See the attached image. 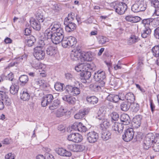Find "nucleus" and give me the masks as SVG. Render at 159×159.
I'll return each mask as SVG.
<instances>
[{"label":"nucleus","instance_id":"nucleus-1","mask_svg":"<svg viewBox=\"0 0 159 159\" xmlns=\"http://www.w3.org/2000/svg\"><path fill=\"white\" fill-rule=\"evenodd\" d=\"M77 43L76 38L70 36L63 38L61 43L62 47L64 48L72 47Z\"/></svg>","mask_w":159,"mask_h":159},{"label":"nucleus","instance_id":"nucleus-2","mask_svg":"<svg viewBox=\"0 0 159 159\" xmlns=\"http://www.w3.org/2000/svg\"><path fill=\"white\" fill-rule=\"evenodd\" d=\"M113 8L116 12L120 15L124 13L127 9V6L125 3L123 2H119L115 4L113 6Z\"/></svg>","mask_w":159,"mask_h":159},{"label":"nucleus","instance_id":"nucleus-3","mask_svg":"<svg viewBox=\"0 0 159 159\" xmlns=\"http://www.w3.org/2000/svg\"><path fill=\"white\" fill-rule=\"evenodd\" d=\"M33 55L37 60H41L44 58L45 53L43 51V49L41 47H36L34 48Z\"/></svg>","mask_w":159,"mask_h":159},{"label":"nucleus","instance_id":"nucleus-4","mask_svg":"<svg viewBox=\"0 0 159 159\" xmlns=\"http://www.w3.org/2000/svg\"><path fill=\"white\" fill-rule=\"evenodd\" d=\"M53 99V95L51 94H48L44 95L41 99V105L45 107L49 104Z\"/></svg>","mask_w":159,"mask_h":159},{"label":"nucleus","instance_id":"nucleus-5","mask_svg":"<svg viewBox=\"0 0 159 159\" xmlns=\"http://www.w3.org/2000/svg\"><path fill=\"white\" fill-rule=\"evenodd\" d=\"M94 78L96 81L100 83L106 78L105 72L103 71L99 70L95 72L94 75Z\"/></svg>","mask_w":159,"mask_h":159},{"label":"nucleus","instance_id":"nucleus-6","mask_svg":"<svg viewBox=\"0 0 159 159\" xmlns=\"http://www.w3.org/2000/svg\"><path fill=\"white\" fill-rule=\"evenodd\" d=\"M72 129L77 130L81 132H84L86 130V127L81 122H75L71 126Z\"/></svg>","mask_w":159,"mask_h":159},{"label":"nucleus","instance_id":"nucleus-7","mask_svg":"<svg viewBox=\"0 0 159 159\" xmlns=\"http://www.w3.org/2000/svg\"><path fill=\"white\" fill-rule=\"evenodd\" d=\"M64 24L65 25L66 30L68 32L73 31L76 28V25L71 21H64Z\"/></svg>","mask_w":159,"mask_h":159},{"label":"nucleus","instance_id":"nucleus-8","mask_svg":"<svg viewBox=\"0 0 159 159\" xmlns=\"http://www.w3.org/2000/svg\"><path fill=\"white\" fill-rule=\"evenodd\" d=\"M92 56L90 52H83L81 53L80 61L84 62L85 61H90L92 60Z\"/></svg>","mask_w":159,"mask_h":159},{"label":"nucleus","instance_id":"nucleus-9","mask_svg":"<svg viewBox=\"0 0 159 159\" xmlns=\"http://www.w3.org/2000/svg\"><path fill=\"white\" fill-rule=\"evenodd\" d=\"M87 68L92 69V68H91V65L89 64L82 63L76 66L75 69L77 72L81 71L82 72L85 71Z\"/></svg>","mask_w":159,"mask_h":159},{"label":"nucleus","instance_id":"nucleus-10","mask_svg":"<svg viewBox=\"0 0 159 159\" xmlns=\"http://www.w3.org/2000/svg\"><path fill=\"white\" fill-rule=\"evenodd\" d=\"M134 135L133 130L132 129H128L122 134V139H133Z\"/></svg>","mask_w":159,"mask_h":159},{"label":"nucleus","instance_id":"nucleus-11","mask_svg":"<svg viewBox=\"0 0 159 159\" xmlns=\"http://www.w3.org/2000/svg\"><path fill=\"white\" fill-rule=\"evenodd\" d=\"M105 84L104 81H102L100 83H96L92 84L90 85V88L94 91H97L101 89V87H103Z\"/></svg>","mask_w":159,"mask_h":159},{"label":"nucleus","instance_id":"nucleus-12","mask_svg":"<svg viewBox=\"0 0 159 159\" xmlns=\"http://www.w3.org/2000/svg\"><path fill=\"white\" fill-rule=\"evenodd\" d=\"M120 119L121 122H122V124L125 125H128L130 122V119L129 116L127 114H122L120 117Z\"/></svg>","mask_w":159,"mask_h":159},{"label":"nucleus","instance_id":"nucleus-13","mask_svg":"<svg viewBox=\"0 0 159 159\" xmlns=\"http://www.w3.org/2000/svg\"><path fill=\"white\" fill-rule=\"evenodd\" d=\"M86 101L90 104L94 105L98 102V99L95 96H88L86 97Z\"/></svg>","mask_w":159,"mask_h":159},{"label":"nucleus","instance_id":"nucleus-14","mask_svg":"<svg viewBox=\"0 0 159 159\" xmlns=\"http://www.w3.org/2000/svg\"><path fill=\"white\" fill-rule=\"evenodd\" d=\"M81 53L79 51H76L72 53L70 55V58L73 61H80L81 58Z\"/></svg>","mask_w":159,"mask_h":159},{"label":"nucleus","instance_id":"nucleus-15","mask_svg":"<svg viewBox=\"0 0 159 159\" xmlns=\"http://www.w3.org/2000/svg\"><path fill=\"white\" fill-rule=\"evenodd\" d=\"M62 99L64 101H66L70 104H74L75 103V98L69 95H64Z\"/></svg>","mask_w":159,"mask_h":159},{"label":"nucleus","instance_id":"nucleus-16","mask_svg":"<svg viewBox=\"0 0 159 159\" xmlns=\"http://www.w3.org/2000/svg\"><path fill=\"white\" fill-rule=\"evenodd\" d=\"M140 18L139 16H134L131 15L127 16L125 17L126 21L131 23L137 22L140 20Z\"/></svg>","mask_w":159,"mask_h":159},{"label":"nucleus","instance_id":"nucleus-17","mask_svg":"<svg viewBox=\"0 0 159 159\" xmlns=\"http://www.w3.org/2000/svg\"><path fill=\"white\" fill-rule=\"evenodd\" d=\"M41 23V25L42 27L44 28L47 27L52 24L51 19L49 17L44 18L41 20L39 23Z\"/></svg>","mask_w":159,"mask_h":159},{"label":"nucleus","instance_id":"nucleus-18","mask_svg":"<svg viewBox=\"0 0 159 159\" xmlns=\"http://www.w3.org/2000/svg\"><path fill=\"white\" fill-rule=\"evenodd\" d=\"M60 102L59 100L56 99L54 100L49 107V109L51 110H53L59 107Z\"/></svg>","mask_w":159,"mask_h":159},{"label":"nucleus","instance_id":"nucleus-19","mask_svg":"<svg viewBox=\"0 0 159 159\" xmlns=\"http://www.w3.org/2000/svg\"><path fill=\"white\" fill-rule=\"evenodd\" d=\"M57 52V48L53 46L49 47L46 51L47 54L50 56H54Z\"/></svg>","mask_w":159,"mask_h":159},{"label":"nucleus","instance_id":"nucleus-20","mask_svg":"<svg viewBox=\"0 0 159 159\" xmlns=\"http://www.w3.org/2000/svg\"><path fill=\"white\" fill-rule=\"evenodd\" d=\"M31 26L35 30H39L41 29V23H39L38 21L33 20L30 22Z\"/></svg>","mask_w":159,"mask_h":159},{"label":"nucleus","instance_id":"nucleus-21","mask_svg":"<svg viewBox=\"0 0 159 159\" xmlns=\"http://www.w3.org/2000/svg\"><path fill=\"white\" fill-rule=\"evenodd\" d=\"M67 111L66 109H64L63 107H61L56 111L55 114L57 117H60L64 116Z\"/></svg>","mask_w":159,"mask_h":159},{"label":"nucleus","instance_id":"nucleus-22","mask_svg":"<svg viewBox=\"0 0 159 159\" xmlns=\"http://www.w3.org/2000/svg\"><path fill=\"white\" fill-rule=\"evenodd\" d=\"M81 76L83 77L84 80V81H82L83 82L85 83L86 82V80H88L90 77L91 74V72L89 71H86V70L83 72L81 73Z\"/></svg>","mask_w":159,"mask_h":159},{"label":"nucleus","instance_id":"nucleus-23","mask_svg":"<svg viewBox=\"0 0 159 159\" xmlns=\"http://www.w3.org/2000/svg\"><path fill=\"white\" fill-rule=\"evenodd\" d=\"M117 95L114 94H109L107 97V100L115 103H116L119 101Z\"/></svg>","mask_w":159,"mask_h":159},{"label":"nucleus","instance_id":"nucleus-24","mask_svg":"<svg viewBox=\"0 0 159 159\" xmlns=\"http://www.w3.org/2000/svg\"><path fill=\"white\" fill-rule=\"evenodd\" d=\"M87 113V111L86 109L80 110L78 113L75 115L74 117L77 119H82L84 117Z\"/></svg>","mask_w":159,"mask_h":159},{"label":"nucleus","instance_id":"nucleus-25","mask_svg":"<svg viewBox=\"0 0 159 159\" xmlns=\"http://www.w3.org/2000/svg\"><path fill=\"white\" fill-rule=\"evenodd\" d=\"M141 117L139 115L136 116L133 119V122L135 127L138 128L141 124Z\"/></svg>","mask_w":159,"mask_h":159},{"label":"nucleus","instance_id":"nucleus-26","mask_svg":"<svg viewBox=\"0 0 159 159\" xmlns=\"http://www.w3.org/2000/svg\"><path fill=\"white\" fill-rule=\"evenodd\" d=\"M63 38V37H61L60 36L53 34L51 40L53 43L57 44L60 43V42H62Z\"/></svg>","mask_w":159,"mask_h":159},{"label":"nucleus","instance_id":"nucleus-27","mask_svg":"<svg viewBox=\"0 0 159 159\" xmlns=\"http://www.w3.org/2000/svg\"><path fill=\"white\" fill-rule=\"evenodd\" d=\"M124 128L123 124L118 122L115 123L112 126L113 129L115 131H117L119 133Z\"/></svg>","mask_w":159,"mask_h":159},{"label":"nucleus","instance_id":"nucleus-28","mask_svg":"<svg viewBox=\"0 0 159 159\" xmlns=\"http://www.w3.org/2000/svg\"><path fill=\"white\" fill-rule=\"evenodd\" d=\"M42 83V81L40 80L39 78H36L32 80V86L34 88L40 87Z\"/></svg>","mask_w":159,"mask_h":159},{"label":"nucleus","instance_id":"nucleus-29","mask_svg":"<svg viewBox=\"0 0 159 159\" xmlns=\"http://www.w3.org/2000/svg\"><path fill=\"white\" fill-rule=\"evenodd\" d=\"M12 85L10 87V93L12 94H15L17 93L19 87L16 85L14 82H12Z\"/></svg>","mask_w":159,"mask_h":159},{"label":"nucleus","instance_id":"nucleus-30","mask_svg":"<svg viewBox=\"0 0 159 159\" xmlns=\"http://www.w3.org/2000/svg\"><path fill=\"white\" fill-rule=\"evenodd\" d=\"M137 2L139 6V12L143 11L146 9L147 5L144 3V2L143 0H139Z\"/></svg>","mask_w":159,"mask_h":159},{"label":"nucleus","instance_id":"nucleus-31","mask_svg":"<svg viewBox=\"0 0 159 159\" xmlns=\"http://www.w3.org/2000/svg\"><path fill=\"white\" fill-rule=\"evenodd\" d=\"M61 25L59 22H54L51 24L49 28L51 31L54 32L59 28H61Z\"/></svg>","mask_w":159,"mask_h":159},{"label":"nucleus","instance_id":"nucleus-32","mask_svg":"<svg viewBox=\"0 0 159 159\" xmlns=\"http://www.w3.org/2000/svg\"><path fill=\"white\" fill-rule=\"evenodd\" d=\"M49 6L53 10L57 11L61 10L59 5H58L56 2L53 1H50L49 3Z\"/></svg>","mask_w":159,"mask_h":159},{"label":"nucleus","instance_id":"nucleus-33","mask_svg":"<svg viewBox=\"0 0 159 159\" xmlns=\"http://www.w3.org/2000/svg\"><path fill=\"white\" fill-rule=\"evenodd\" d=\"M30 98V94L26 90H24L22 93H21L20 98L23 101H28Z\"/></svg>","mask_w":159,"mask_h":159},{"label":"nucleus","instance_id":"nucleus-34","mask_svg":"<svg viewBox=\"0 0 159 159\" xmlns=\"http://www.w3.org/2000/svg\"><path fill=\"white\" fill-rule=\"evenodd\" d=\"M151 30L149 27L147 26L142 32L141 36L144 38L148 37L151 34Z\"/></svg>","mask_w":159,"mask_h":159},{"label":"nucleus","instance_id":"nucleus-35","mask_svg":"<svg viewBox=\"0 0 159 159\" xmlns=\"http://www.w3.org/2000/svg\"><path fill=\"white\" fill-rule=\"evenodd\" d=\"M131 104L127 102H123L120 105L121 109L125 111H127L130 107Z\"/></svg>","mask_w":159,"mask_h":159},{"label":"nucleus","instance_id":"nucleus-36","mask_svg":"<svg viewBox=\"0 0 159 159\" xmlns=\"http://www.w3.org/2000/svg\"><path fill=\"white\" fill-rule=\"evenodd\" d=\"M127 102L130 104L134 102L135 100V97L134 94L131 93H129L126 94V98Z\"/></svg>","mask_w":159,"mask_h":159},{"label":"nucleus","instance_id":"nucleus-37","mask_svg":"<svg viewBox=\"0 0 159 159\" xmlns=\"http://www.w3.org/2000/svg\"><path fill=\"white\" fill-rule=\"evenodd\" d=\"M102 123H101L100 125V127L101 129L104 130L105 129L108 128L110 125V122L106 119L102 120Z\"/></svg>","mask_w":159,"mask_h":159},{"label":"nucleus","instance_id":"nucleus-38","mask_svg":"<svg viewBox=\"0 0 159 159\" xmlns=\"http://www.w3.org/2000/svg\"><path fill=\"white\" fill-rule=\"evenodd\" d=\"M19 80L22 85H25L28 83L29 81V78L27 75H22L19 77Z\"/></svg>","mask_w":159,"mask_h":159},{"label":"nucleus","instance_id":"nucleus-39","mask_svg":"<svg viewBox=\"0 0 159 159\" xmlns=\"http://www.w3.org/2000/svg\"><path fill=\"white\" fill-rule=\"evenodd\" d=\"M35 40V38L34 36H30L28 39L26 40V45L29 47H31L33 45Z\"/></svg>","mask_w":159,"mask_h":159},{"label":"nucleus","instance_id":"nucleus-40","mask_svg":"<svg viewBox=\"0 0 159 159\" xmlns=\"http://www.w3.org/2000/svg\"><path fill=\"white\" fill-rule=\"evenodd\" d=\"M87 139H98V134L94 131H92L87 134Z\"/></svg>","mask_w":159,"mask_h":159},{"label":"nucleus","instance_id":"nucleus-41","mask_svg":"<svg viewBox=\"0 0 159 159\" xmlns=\"http://www.w3.org/2000/svg\"><path fill=\"white\" fill-rule=\"evenodd\" d=\"M72 138V139H82V135L79 133H72L68 135V139Z\"/></svg>","mask_w":159,"mask_h":159},{"label":"nucleus","instance_id":"nucleus-42","mask_svg":"<svg viewBox=\"0 0 159 159\" xmlns=\"http://www.w3.org/2000/svg\"><path fill=\"white\" fill-rule=\"evenodd\" d=\"M152 144V140H144L143 141V148L145 150L149 149Z\"/></svg>","mask_w":159,"mask_h":159},{"label":"nucleus","instance_id":"nucleus-43","mask_svg":"<svg viewBox=\"0 0 159 159\" xmlns=\"http://www.w3.org/2000/svg\"><path fill=\"white\" fill-rule=\"evenodd\" d=\"M153 150L156 152H159V140H152Z\"/></svg>","mask_w":159,"mask_h":159},{"label":"nucleus","instance_id":"nucleus-44","mask_svg":"<svg viewBox=\"0 0 159 159\" xmlns=\"http://www.w3.org/2000/svg\"><path fill=\"white\" fill-rule=\"evenodd\" d=\"M50 29L49 28L47 29L44 32V34L45 37L47 39H51L53 35L52 31H50Z\"/></svg>","mask_w":159,"mask_h":159},{"label":"nucleus","instance_id":"nucleus-45","mask_svg":"<svg viewBox=\"0 0 159 159\" xmlns=\"http://www.w3.org/2000/svg\"><path fill=\"white\" fill-rule=\"evenodd\" d=\"M139 40L138 36L135 35H131L128 41L129 43L131 44L138 42Z\"/></svg>","mask_w":159,"mask_h":159},{"label":"nucleus","instance_id":"nucleus-46","mask_svg":"<svg viewBox=\"0 0 159 159\" xmlns=\"http://www.w3.org/2000/svg\"><path fill=\"white\" fill-rule=\"evenodd\" d=\"M132 111L134 112H137L139 109V105L136 103L133 102V103H131L130 107Z\"/></svg>","mask_w":159,"mask_h":159},{"label":"nucleus","instance_id":"nucleus-47","mask_svg":"<svg viewBox=\"0 0 159 159\" xmlns=\"http://www.w3.org/2000/svg\"><path fill=\"white\" fill-rule=\"evenodd\" d=\"M153 54L154 56L157 57H159V46H155L152 49Z\"/></svg>","mask_w":159,"mask_h":159},{"label":"nucleus","instance_id":"nucleus-48","mask_svg":"<svg viewBox=\"0 0 159 159\" xmlns=\"http://www.w3.org/2000/svg\"><path fill=\"white\" fill-rule=\"evenodd\" d=\"M153 19L152 18H148L143 19L142 21V24L144 25L145 27H148L151 23L153 22Z\"/></svg>","mask_w":159,"mask_h":159},{"label":"nucleus","instance_id":"nucleus-49","mask_svg":"<svg viewBox=\"0 0 159 159\" xmlns=\"http://www.w3.org/2000/svg\"><path fill=\"white\" fill-rule=\"evenodd\" d=\"M98 39L99 43L102 45L108 41V39L107 38L102 36H99Z\"/></svg>","mask_w":159,"mask_h":159},{"label":"nucleus","instance_id":"nucleus-50","mask_svg":"<svg viewBox=\"0 0 159 159\" xmlns=\"http://www.w3.org/2000/svg\"><path fill=\"white\" fill-rule=\"evenodd\" d=\"M64 84L59 82H57L54 85L55 89L57 91H61L63 90V86Z\"/></svg>","mask_w":159,"mask_h":159},{"label":"nucleus","instance_id":"nucleus-51","mask_svg":"<svg viewBox=\"0 0 159 159\" xmlns=\"http://www.w3.org/2000/svg\"><path fill=\"white\" fill-rule=\"evenodd\" d=\"M75 17V14L73 12H70L68 14V17L65 19L64 21H66V20L67 21H69L71 20L72 22L74 19Z\"/></svg>","mask_w":159,"mask_h":159},{"label":"nucleus","instance_id":"nucleus-52","mask_svg":"<svg viewBox=\"0 0 159 159\" xmlns=\"http://www.w3.org/2000/svg\"><path fill=\"white\" fill-rule=\"evenodd\" d=\"M112 121H117L119 119V116L117 113L116 112H112L111 114Z\"/></svg>","mask_w":159,"mask_h":159},{"label":"nucleus","instance_id":"nucleus-53","mask_svg":"<svg viewBox=\"0 0 159 159\" xmlns=\"http://www.w3.org/2000/svg\"><path fill=\"white\" fill-rule=\"evenodd\" d=\"M111 134L108 132H103L101 134V138L103 139H109L111 138Z\"/></svg>","mask_w":159,"mask_h":159},{"label":"nucleus","instance_id":"nucleus-54","mask_svg":"<svg viewBox=\"0 0 159 159\" xmlns=\"http://www.w3.org/2000/svg\"><path fill=\"white\" fill-rule=\"evenodd\" d=\"M54 32L53 34L60 36L61 37H64V32L62 28H59Z\"/></svg>","mask_w":159,"mask_h":159},{"label":"nucleus","instance_id":"nucleus-55","mask_svg":"<svg viewBox=\"0 0 159 159\" xmlns=\"http://www.w3.org/2000/svg\"><path fill=\"white\" fill-rule=\"evenodd\" d=\"M35 16L39 23L40 21L41 20H42L43 19V15L41 11H37L36 13Z\"/></svg>","mask_w":159,"mask_h":159},{"label":"nucleus","instance_id":"nucleus-56","mask_svg":"<svg viewBox=\"0 0 159 159\" xmlns=\"http://www.w3.org/2000/svg\"><path fill=\"white\" fill-rule=\"evenodd\" d=\"M139 6L138 5L137 1L136 3L133 4L131 7L132 11L135 13L139 12V10L138 7Z\"/></svg>","mask_w":159,"mask_h":159},{"label":"nucleus","instance_id":"nucleus-57","mask_svg":"<svg viewBox=\"0 0 159 159\" xmlns=\"http://www.w3.org/2000/svg\"><path fill=\"white\" fill-rule=\"evenodd\" d=\"M152 6L155 8H159V1L158 0H150Z\"/></svg>","mask_w":159,"mask_h":159},{"label":"nucleus","instance_id":"nucleus-58","mask_svg":"<svg viewBox=\"0 0 159 159\" xmlns=\"http://www.w3.org/2000/svg\"><path fill=\"white\" fill-rule=\"evenodd\" d=\"M73 88V87L71 85H67L65 87L66 91L68 93L72 94Z\"/></svg>","mask_w":159,"mask_h":159},{"label":"nucleus","instance_id":"nucleus-59","mask_svg":"<svg viewBox=\"0 0 159 159\" xmlns=\"http://www.w3.org/2000/svg\"><path fill=\"white\" fill-rule=\"evenodd\" d=\"M65 152H66V149L63 148H58L57 150V153L61 156H64Z\"/></svg>","mask_w":159,"mask_h":159},{"label":"nucleus","instance_id":"nucleus-60","mask_svg":"<svg viewBox=\"0 0 159 159\" xmlns=\"http://www.w3.org/2000/svg\"><path fill=\"white\" fill-rule=\"evenodd\" d=\"M2 102H3V103H4L7 106L10 105L11 103V99L9 98L8 96L4 99L2 100Z\"/></svg>","mask_w":159,"mask_h":159},{"label":"nucleus","instance_id":"nucleus-61","mask_svg":"<svg viewBox=\"0 0 159 159\" xmlns=\"http://www.w3.org/2000/svg\"><path fill=\"white\" fill-rule=\"evenodd\" d=\"M119 97L118 100H124L126 98V94L123 93H120L117 95Z\"/></svg>","mask_w":159,"mask_h":159},{"label":"nucleus","instance_id":"nucleus-62","mask_svg":"<svg viewBox=\"0 0 159 159\" xmlns=\"http://www.w3.org/2000/svg\"><path fill=\"white\" fill-rule=\"evenodd\" d=\"M7 79L8 80L11 81L13 82L16 81V80L14 78V75L12 73L9 74L7 76Z\"/></svg>","mask_w":159,"mask_h":159},{"label":"nucleus","instance_id":"nucleus-63","mask_svg":"<svg viewBox=\"0 0 159 159\" xmlns=\"http://www.w3.org/2000/svg\"><path fill=\"white\" fill-rule=\"evenodd\" d=\"M80 93V90L77 87H73L72 92V95H77Z\"/></svg>","mask_w":159,"mask_h":159},{"label":"nucleus","instance_id":"nucleus-64","mask_svg":"<svg viewBox=\"0 0 159 159\" xmlns=\"http://www.w3.org/2000/svg\"><path fill=\"white\" fill-rule=\"evenodd\" d=\"M154 35L155 38L159 39V27L155 30Z\"/></svg>","mask_w":159,"mask_h":159}]
</instances>
